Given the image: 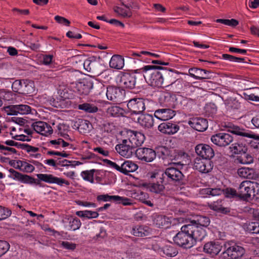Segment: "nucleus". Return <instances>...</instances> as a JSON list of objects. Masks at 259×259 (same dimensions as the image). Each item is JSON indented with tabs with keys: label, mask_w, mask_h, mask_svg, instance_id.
I'll list each match as a JSON object with an SVG mask.
<instances>
[{
	"label": "nucleus",
	"mask_w": 259,
	"mask_h": 259,
	"mask_svg": "<svg viewBox=\"0 0 259 259\" xmlns=\"http://www.w3.org/2000/svg\"><path fill=\"white\" fill-rule=\"evenodd\" d=\"M61 245L66 249L73 250L75 249L76 245L75 243H71L68 241L61 242Z\"/></svg>",
	"instance_id": "5fc2aeb1"
},
{
	"label": "nucleus",
	"mask_w": 259,
	"mask_h": 259,
	"mask_svg": "<svg viewBox=\"0 0 259 259\" xmlns=\"http://www.w3.org/2000/svg\"><path fill=\"white\" fill-rule=\"evenodd\" d=\"M121 109L117 106H112L108 108V112L112 116H116L119 112Z\"/></svg>",
	"instance_id": "6e6d98bb"
},
{
	"label": "nucleus",
	"mask_w": 259,
	"mask_h": 259,
	"mask_svg": "<svg viewBox=\"0 0 259 259\" xmlns=\"http://www.w3.org/2000/svg\"><path fill=\"white\" fill-rule=\"evenodd\" d=\"M115 149L120 155L126 158L131 157L136 151L132 144L128 145L118 144L116 146Z\"/></svg>",
	"instance_id": "b1692460"
},
{
	"label": "nucleus",
	"mask_w": 259,
	"mask_h": 259,
	"mask_svg": "<svg viewBox=\"0 0 259 259\" xmlns=\"http://www.w3.org/2000/svg\"><path fill=\"white\" fill-rule=\"evenodd\" d=\"M84 69L96 75H100L103 71L102 60L100 57L91 56L85 59L83 63Z\"/></svg>",
	"instance_id": "39448f33"
},
{
	"label": "nucleus",
	"mask_w": 259,
	"mask_h": 259,
	"mask_svg": "<svg viewBox=\"0 0 259 259\" xmlns=\"http://www.w3.org/2000/svg\"><path fill=\"white\" fill-rule=\"evenodd\" d=\"M158 130L165 134L172 135L176 133L179 130V126L169 122H163L158 127Z\"/></svg>",
	"instance_id": "5701e85b"
},
{
	"label": "nucleus",
	"mask_w": 259,
	"mask_h": 259,
	"mask_svg": "<svg viewBox=\"0 0 259 259\" xmlns=\"http://www.w3.org/2000/svg\"><path fill=\"white\" fill-rule=\"evenodd\" d=\"M211 142L215 145L224 147L229 145L233 141V137L225 133H219L211 137Z\"/></svg>",
	"instance_id": "1a4fd4ad"
},
{
	"label": "nucleus",
	"mask_w": 259,
	"mask_h": 259,
	"mask_svg": "<svg viewBox=\"0 0 259 259\" xmlns=\"http://www.w3.org/2000/svg\"><path fill=\"white\" fill-rule=\"evenodd\" d=\"M109 65L113 68L122 69L124 66V59L120 55H113L110 61Z\"/></svg>",
	"instance_id": "2f4dec72"
},
{
	"label": "nucleus",
	"mask_w": 259,
	"mask_h": 259,
	"mask_svg": "<svg viewBox=\"0 0 259 259\" xmlns=\"http://www.w3.org/2000/svg\"><path fill=\"white\" fill-rule=\"evenodd\" d=\"M246 190H247V193L248 194V195L246 196V200L250 198L251 196H252V198L255 197L256 199L258 198V197L256 196L255 194L256 189L252 186L250 183V184L248 185V188Z\"/></svg>",
	"instance_id": "3c124183"
},
{
	"label": "nucleus",
	"mask_w": 259,
	"mask_h": 259,
	"mask_svg": "<svg viewBox=\"0 0 259 259\" xmlns=\"http://www.w3.org/2000/svg\"><path fill=\"white\" fill-rule=\"evenodd\" d=\"M11 213L12 211L10 209L0 205V221L8 218Z\"/></svg>",
	"instance_id": "a18cd8bd"
},
{
	"label": "nucleus",
	"mask_w": 259,
	"mask_h": 259,
	"mask_svg": "<svg viewBox=\"0 0 259 259\" xmlns=\"http://www.w3.org/2000/svg\"><path fill=\"white\" fill-rule=\"evenodd\" d=\"M224 127L227 128V132L232 133L233 134L241 136L242 137V140L244 141L247 144L252 143V141L245 140L244 138H252L256 140H259V136H256L254 134H252L251 133L245 132V130L243 128H240L239 126L237 125H235L232 123L229 122L228 123H226L224 125ZM253 146V145H251ZM254 148L257 149H259V142L257 143L256 145L253 146Z\"/></svg>",
	"instance_id": "20e7f679"
},
{
	"label": "nucleus",
	"mask_w": 259,
	"mask_h": 259,
	"mask_svg": "<svg viewBox=\"0 0 259 259\" xmlns=\"http://www.w3.org/2000/svg\"><path fill=\"white\" fill-rule=\"evenodd\" d=\"M225 247L226 250L221 255L222 259H238L241 257L245 252L243 247L233 243L225 245Z\"/></svg>",
	"instance_id": "423d86ee"
},
{
	"label": "nucleus",
	"mask_w": 259,
	"mask_h": 259,
	"mask_svg": "<svg viewBox=\"0 0 259 259\" xmlns=\"http://www.w3.org/2000/svg\"><path fill=\"white\" fill-rule=\"evenodd\" d=\"M133 234L138 237H147L150 235V230L147 226H137L133 228Z\"/></svg>",
	"instance_id": "7c9ffc66"
},
{
	"label": "nucleus",
	"mask_w": 259,
	"mask_h": 259,
	"mask_svg": "<svg viewBox=\"0 0 259 259\" xmlns=\"http://www.w3.org/2000/svg\"><path fill=\"white\" fill-rule=\"evenodd\" d=\"M132 135L129 138V143L132 144L135 148L141 146L145 140L144 135L140 132L132 131Z\"/></svg>",
	"instance_id": "a878e982"
},
{
	"label": "nucleus",
	"mask_w": 259,
	"mask_h": 259,
	"mask_svg": "<svg viewBox=\"0 0 259 259\" xmlns=\"http://www.w3.org/2000/svg\"><path fill=\"white\" fill-rule=\"evenodd\" d=\"M85 55H79L73 56L72 57V61L73 63H75L78 65L83 64L85 59Z\"/></svg>",
	"instance_id": "603ef678"
},
{
	"label": "nucleus",
	"mask_w": 259,
	"mask_h": 259,
	"mask_svg": "<svg viewBox=\"0 0 259 259\" xmlns=\"http://www.w3.org/2000/svg\"><path fill=\"white\" fill-rule=\"evenodd\" d=\"M36 176L40 181L46 183H55L60 186H62L63 184L67 186L69 185V182L68 181L54 177L52 175L40 174H37Z\"/></svg>",
	"instance_id": "aec40b11"
},
{
	"label": "nucleus",
	"mask_w": 259,
	"mask_h": 259,
	"mask_svg": "<svg viewBox=\"0 0 259 259\" xmlns=\"http://www.w3.org/2000/svg\"><path fill=\"white\" fill-rule=\"evenodd\" d=\"M149 102L147 99L134 98L130 100L127 104V107L132 114H142L146 109V105Z\"/></svg>",
	"instance_id": "6e6552de"
},
{
	"label": "nucleus",
	"mask_w": 259,
	"mask_h": 259,
	"mask_svg": "<svg viewBox=\"0 0 259 259\" xmlns=\"http://www.w3.org/2000/svg\"><path fill=\"white\" fill-rule=\"evenodd\" d=\"M90 125L91 126V124L89 121L81 120L78 126V131L80 133H85L87 131H89Z\"/></svg>",
	"instance_id": "79ce46f5"
},
{
	"label": "nucleus",
	"mask_w": 259,
	"mask_h": 259,
	"mask_svg": "<svg viewBox=\"0 0 259 259\" xmlns=\"http://www.w3.org/2000/svg\"><path fill=\"white\" fill-rule=\"evenodd\" d=\"M81 225V222L77 218L71 219L69 221V227L71 229L75 231L78 229Z\"/></svg>",
	"instance_id": "09e8293b"
},
{
	"label": "nucleus",
	"mask_w": 259,
	"mask_h": 259,
	"mask_svg": "<svg viewBox=\"0 0 259 259\" xmlns=\"http://www.w3.org/2000/svg\"><path fill=\"white\" fill-rule=\"evenodd\" d=\"M209 224L210 219L208 217L199 215L196 220L191 221L189 225H194L197 228L203 229L201 227H207Z\"/></svg>",
	"instance_id": "c85d7f7f"
},
{
	"label": "nucleus",
	"mask_w": 259,
	"mask_h": 259,
	"mask_svg": "<svg viewBox=\"0 0 259 259\" xmlns=\"http://www.w3.org/2000/svg\"><path fill=\"white\" fill-rule=\"evenodd\" d=\"M249 184H250V182L248 181H243L240 184L238 189V197L246 200V196L248 195L246 189Z\"/></svg>",
	"instance_id": "c9c22d12"
},
{
	"label": "nucleus",
	"mask_w": 259,
	"mask_h": 259,
	"mask_svg": "<svg viewBox=\"0 0 259 259\" xmlns=\"http://www.w3.org/2000/svg\"><path fill=\"white\" fill-rule=\"evenodd\" d=\"M238 174L241 177L248 179H255L258 177V174L253 168L242 167L238 169Z\"/></svg>",
	"instance_id": "393cba45"
},
{
	"label": "nucleus",
	"mask_w": 259,
	"mask_h": 259,
	"mask_svg": "<svg viewBox=\"0 0 259 259\" xmlns=\"http://www.w3.org/2000/svg\"><path fill=\"white\" fill-rule=\"evenodd\" d=\"M17 164H20V168H21L22 171H26L27 172H32L34 169V167L27 162L21 160H17L16 161Z\"/></svg>",
	"instance_id": "ea45409f"
},
{
	"label": "nucleus",
	"mask_w": 259,
	"mask_h": 259,
	"mask_svg": "<svg viewBox=\"0 0 259 259\" xmlns=\"http://www.w3.org/2000/svg\"><path fill=\"white\" fill-rule=\"evenodd\" d=\"M124 90L119 87L110 86L107 88L106 96L108 100L115 102H120Z\"/></svg>",
	"instance_id": "2eb2a0df"
},
{
	"label": "nucleus",
	"mask_w": 259,
	"mask_h": 259,
	"mask_svg": "<svg viewBox=\"0 0 259 259\" xmlns=\"http://www.w3.org/2000/svg\"><path fill=\"white\" fill-rule=\"evenodd\" d=\"M159 183H160V180L157 183H144L143 186L149 189L152 192L163 194L165 187L163 185L159 184Z\"/></svg>",
	"instance_id": "cd10ccee"
},
{
	"label": "nucleus",
	"mask_w": 259,
	"mask_h": 259,
	"mask_svg": "<svg viewBox=\"0 0 259 259\" xmlns=\"http://www.w3.org/2000/svg\"><path fill=\"white\" fill-rule=\"evenodd\" d=\"M248 229L252 233H259V223L251 222L249 224Z\"/></svg>",
	"instance_id": "864d4df0"
},
{
	"label": "nucleus",
	"mask_w": 259,
	"mask_h": 259,
	"mask_svg": "<svg viewBox=\"0 0 259 259\" xmlns=\"http://www.w3.org/2000/svg\"><path fill=\"white\" fill-rule=\"evenodd\" d=\"M108 23L116 26H120L122 28L124 27V24L122 22L115 19L109 20Z\"/></svg>",
	"instance_id": "69168bd1"
},
{
	"label": "nucleus",
	"mask_w": 259,
	"mask_h": 259,
	"mask_svg": "<svg viewBox=\"0 0 259 259\" xmlns=\"http://www.w3.org/2000/svg\"><path fill=\"white\" fill-rule=\"evenodd\" d=\"M53 59L52 55H46L44 57L43 64L45 65H49L51 63Z\"/></svg>",
	"instance_id": "338daca9"
},
{
	"label": "nucleus",
	"mask_w": 259,
	"mask_h": 259,
	"mask_svg": "<svg viewBox=\"0 0 259 259\" xmlns=\"http://www.w3.org/2000/svg\"><path fill=\"white\" fill-rule=\"evenodd\" d=\"M138 166L132 161H125L121 164V172L128 175L129 172L136 171Z\"/></svg>",
	"instance_id": "473e14b6"
},
{
	"label": "nucleus",
	"mask_w": 259,
	"mask_h": 259,
	"mask_svg": "<svg viewBox=\"0 0 259 259\" xmlns=\"http://www.w3.org/2000/svg\"><path fill=\"white\" fill-rule=\"evenodd\" d=\"M225 193L226 194L227 196H229L231 195L232 196H236L238 197V190L236 191L234 189L232 188H227L225 190Z\"/></svg>",
	"instance_id": "052dcab7"
},
{
	"label": "nucleus",
	"mask_w": 259,
	"mask_h": 259,
	"mask_svg": "<svg viewBox=\"0 0 259 259\" xmlns=\"http://www.w3.org/2000/svg\"><path fill=\"white\" fill-rule=\"evenodd\" d=\"M158 66L147 65L142 69L145 72L143 75V82L144 80L150 85L153 87L161 88L163 85V78L162 71L160 70Z\"/></svg>",
	"instance_id": "f03ea898"
},
{
	"label": "nucleus",
	"mask_w": 259,
	"mask_h": 259,
	"mask_svg": "<svg viewBox=\"0 0 259 259\" xmlns=\"http://www.w3.org/2000/svg\"><path fill=\"white\" fill-rule=\"evenodd\" d=\"M11 121L21 126L24 125L25 122V120L24 119L17 117H12Z\"/></svg>",
	"instance_id": "680f3d73"
},
{
	"label": "nucleus",
	"mask_w": 259,
	"mask_h": 259,
	"mask_svg": "<svg viewBox=\"0 0 259 259\" xmlns=\"http://www.w3.org/2000/svg\"><path fill=\"white\" fill-rule=\"evenodd\" d=\"M138 122L143 126L150 128L154 124L153 117L149 114H142L139 117Z\"/></svg>",
	"instance_id": "c756f323"
},
{
	"label": "nucleus",
	"mask_w": 259,
	"mask_h": 259,
	"mask_svg": "<svg viewBox=\"0 0 259 259\" xmlns=\"http://www.w3.org/2000/svg\"><path fill=\"white\" fill-rule=\"evenodd\" d=\"M135 154L139 159L146 162H151L156 157L155 151L151 148H139L136 150Z\"/></svg>",
	"instance_id": "9b49d317"
},
{
	"label": "nucleus",
	"mask_w": 259,
	"mask_h": 259,
	"mask_svg": "<svg viewBox=\"0 0 259 259\" xmlns=\"http://www.w3.org/2000/svg\"><path fill=\"white\" fill-rule=\"evenodd\" d=\"M188 72L190 76L196 79H211L212 77V72L197 67L191 68Z\"/></svg>",
	"instance_id": "dca6fc26"
},
{
	"label": "nucleus",
	"mask_w": 259,
	"mask_h": 259,
	"mask_svg": "<svg viewBox=\"0 0 259 259\" xmlns=\"http://www.w3.org/2000/svg\"><path fill=\"white\" fill-rule=\"evenodd\" d=\"M110 200H113L118 203H121L123 205H130L132 204V203L130 202L131 199L119 196H110Z\"/></svg>",
	"instance_id": "58836bf2"
},
{
	"label": "nucleus",
	"mask_w": 259,
	"mask_h": 259,
	"mask_svg": "<svg viewBox=\"0 0 259 259\" xmlns=\"http://www.w3.org/2000/svg\"><path fill=\"white\" fill-rule=\"evenodd\" d=\"M4 110L9 115H16L18 114H28L31 110V108L27 105H9L4 107Z\"/></svg>",
	"instance_id": "f8f14e48"
},
{
	"label": "nucleus",
	"mask_w": 259,
	"mask_h": 259,
	"mask_svg": "<svg viewBox=\"0 0 259 259\" xmlns=\"http://www.w3.org/2000/svg\"><path fill=\"white\" fill-rule=\"evenodd\" d=\"M14 91L23 95L34 93L35 87L33 81L28 79L17 80L13 84Z\"/></svg>",
	"instance_id": "0eeeda50"
},
{
	"label": "nucleus",
	"mask_w": 259,
	"mask_h": 259,
	"mask_svg": "<svg viewBox=\"0 0 259 259\" xmlns=\"http://www.w3.org/2000/svg\"><path fill=\"white\" fill-rule=\"evenodd\" d=\"M78 108L79 109L83 110L85 112L91 113L97 112L98 110V108L97 106L94 105V104L88 103L79 104L78 106Z\"/></svg>",
	"instance_id": "e433bc0d"
},
{
	"label": "nucleus",
	"mask_w": 259,
	"mask_h": 259,
	"mask_svg": "<svg viewBox=\"0 0 259 259\" xmlns=\"http://www.w3.org/2000/svg\"><path fill=\"white\" fill-rule=\"evenodd\" d=\"M230 149L231 151L235 154L246 153L247 151L246 144L243 143V142L233 144L230 147Z\"/></svg>",
	"instance_id": "72a5a7b5"
},
{
	"label": "nucleus",
	"mask_w": 259,
	"mask_h": 259,
	"mask_svg": "<svg viewBox=\"0 0 259 259\" xmlns=\"http://www.w3.org/2000/svg\"><path fill=\"white\" fill-rule=\"evenodd\" d=\"M93 150H94V151L97 152L99 154H100L103 156H107L109 155V151L107 150H105L103 148H102L101 147H98L95 148L93 149Z\"/></svg>",
	"instance_id": "bf43d9fd"
},
{
	"label": "nucleus",
	"mask_w": 259,
	"mask_h": 259,
	"mask_svg": "<svg viewBox=\"0 0 259 259\" xmlns=\"http://www.w3.org/2000/svg\"><path fill=\"white\" fill-rule=\"evenodd\" d=\"M216 22L232 27H235L239 24L238 21L234 19H231L230 20L218 19L216 20Z\"/></svg>",
	"instance_id": "c03bdc74"
},
{
	"label": "nucleus",
	"mask_w": 259,
	"mask_h": 259,
	"mask_svg": "<svg viewBox=\"0 0 259 259\" xmlns=\"http://www.w3.org/2000/svg\"><path fill=\"white\" fill-rule=\"evenodd\" d=\"M215 210L223 214H228L230 212V208L229 207H225L223 206L217 207Z\"/></svg>",
	"instance_id": "0e129e2a"
},
{
	"label": "nucleus",
	"mask_w": 259,
	"mask_h": 259,
	"mask_svg": "<svg viewBox=\"0 0 259 259\" xmlns=\"http://www.w3.org/2000/svg\"><path fill=\"white\" fill-rule=\"evenodd\" d=\"M55 19L57 22L60 23H64L67 26H69L70 24V22L68 19L61 16H56L55 17Z\"/></svg>",
	"instance_id": "13d9d810"
},
{
	"label": "nucleus",
	"mask_w": 259,
	"mask_h": 259,
	"mask_svg": "<svg viewBox=\"0 0 259 259\" xmlns=\"http://www.w3.org/2000/svg\"><path fill=\"white\" fill-rule=\"evenodd\" d=\"M164 175L175 182L183 181L185 177L182 172L178 168L172 167H168L165 169L164 173L162 174V177H160V183L161 184L163 183L164 178H165Z\"/></svg>",
	"instance_id": "9d476101"
},
{
	"label": "nucleus",
	"mask_w": 259,
	"mask_h": 259,
	"mask_svg": "<svg viewBox=\"0 0 259 259\" xmlns=\"http://www.w3.org/2000/svg\"><path fill=\"white\" fill-rule=\"evenodd\" d=\"M243 155L237 158V160L240 163L242 164H250L253 162V159L251 155L246 153H243Z\"/></svg>",
	"instance_id": "37998d69"
},
{
	"label": "nucleus",
	"mask_w": 259,
	"mask_h": 259,
	"mask_svg": "<svg viewBox=\"0 0 259 259\" xmlns=\"http://www.w3.org/2000/svg\"><path fill=\"white\" fill-rule=\"evenodd\" d=\"M31 126L36 133L42 135L47 136V134L51 135L53 133L52 127L44 121L35 122L32 124Z\"/></svg>",
	"instance_id": "6ab92c4d"
},
{
	"label": "nucleus",
	"mask_w": 259,
	"mask_h": 259,
	"mask_svg": "<svg viewBox=\"0 0 259 259\" xmlns=\"http://www.w3.org/2000/svg\"><path fill=\"white\" fill-rule=\"evenodd\" d=\"M206 235L203 229L197 228L194 225H185L181 227L173 238L175 244L184 248H190L197 241H201Z\"/></svg>",
	"instance_id": "f257e3e1"
},
{
	"label": "nucleus",
	"mask_w": 259,
	"mask_h": 259,
	"mask_svg": "<svg viewBox=\"0 0 259 259\" xmlns=\"http://www.w3.org/2000/svg\"><path fill=\"white\" fill-rule=\"evenodd\" d=\"M9 172L13 175V179H16L22 183L31 184H35L37 185L41 186L39 179L36 180L30 176L22 174L12 168L9 169Z\"/></svg>",
	"instance_id": "f3484780"
},
{
	"label": "nucleus",
	"mask_w": 259,
	"mask_h": 259,
	"mask_svg": "<svg viewBox=\"0 0 259 259\" xmlns=\"http://www.w3.org/2000/svg\"><path fill=\"white\" fill-rule=\"evenodd\" d=\"M175 115V111L170 108H161L156 110L154 116L161 120H168Z\"/></svg>",
	"instance_id": "4be33fe9"
},
{
	"label": "nucleus",
	"mask_w": 259,
	"mask_h": 259,
	"mask_svg": "<svg viewBox=\"0 0 259 259\" xmlns=\"http://www.w3.org/2000/svg\"><path fill=\"white\" fill-rule=\"evenodd\" d=\"M75 88L79 94L88 95L91 90L93 88V83L91 80L83 79L81 81L76 83Z\"/></svg>",
	"instance_id": "a211bd4d"
},
{
	"label": "nucleus",
	"mask_w": 259,
	"mask_h": 259,
	"mask_svg": "<svg viewBox=\"0 0 259 259\" xmlns=\"http://www.w3.org/2000/svg\"><path fill=\"white\" fill-rule=\"evenodd\" d=\"M162 250L163 254L168 257H174L178 254L177 249L171 246H166L162 248Z\"/></svg>",
	"instance_id": "a19ab883"
},
{
	"label": "nucleus",
	"mask_w": 259,
	"mask_h": 259,
	"mask_svg": "<svg viewBox=\"0 0 259 259\" xmlns=\"http://www.w3.org/2000/svg\"><path fill=\"white\" fill-rule=\"evenodd\" d=\"M204 251L211 255H217L221 251V246L214 242H209L205 244L203 247Z\"/></svg>",
	"instance_id": "bb28decb"
},
{
	"label": "nucleus",
	"mask_w": 259,
	"mask_h": 259,
	"mask_svg": "<svg viewBox=\"0 0 259 259\" xmlns=\"http://www.w3.org/2000/svg\"><path fill=\"white\" fill-rule=\"evenodd\" d=\"M27 47H29L30 49L34 51H38L40 47L39 44L32 43L31 41H27L26 45Z\"/></svg>",
	"instance_id": "4d7b16f0"
},
{
	"label": "nucleus",
	"mask_w": 259,
	"mask_h": 259,
	"mask_svg": "<svg viewBox=\"0 0 259 259\" xmlns=\"http://www.w3.org/2000/svg\"><path fill=\"white\" fill-rule=\"evenodd\" d=\"M188 123L191 127L199 132H204L208 127L207 120L200 117L192 119Z\"/></svg>",
	"instance_id": "412c9836"
},
{
	"label": "nucleus",
	"mask_w": 259,
	"mask_h": 259,
	"mask_svg": "<svg viewBox=\"0 0 259 259\" xmlns=\"http://www.w3.org/2000/svg\"><path fill=\"white\" fill-rule=\"evenodd\" d=\"M160 70L162 71V77L163 78V85L168 86L171 85L177 79V73L173 69H167L163 67H159Z\"/></svg>",
	"instance_id": "4468645a"
},
{
	"label": "nucleus",
	"mask_w": 259,
	"mask_h": 259,
	"mask_svg": "<svg viewBox=\"0 0 259 259\" xmlns=\"http://www.w3.org/2000/svg\"><path fill=\"white\" fill-rule=\"evenodd\" d=\"M114 12L118 15L123 18H131L132 16V12L130 10H126L118 6L113 7Z\"/></svg>",
	"instance_id": "4c0bfd02"
},
{
	"label": "nucleus",
	"mask_w": 259,
	"mask_h": 259,
	"mask_svg": "<svg viewBox=\"0 0 259 259\" xmlns=\"http://www.w3.org/2000/svg\"><path fill=\"white\" fill-rule=\"evenodd\" d=\"M95 171L94 169L90 171H83L81 172V176L84 180L90 181L93 183L94 182L93 175Z\"/></svg>",
	"instance_id": "de8ad7c7"
},
{
	"label": "nucleus",
	"mask_w": 259,
	"mask_h": 259,
	"mask_svg": "<svg viewBox=\"0 0 259 259\" xmlns=\"http://www.w3.org/2000/svg\"><path fill=\"white\" fill-rule=\"evenodd\" d=\"M194 167L195 169L202 173H207L211 169L210 165L207 166V163L200 159H196L195 161Z\"/></svg>",
	"instance_id": "f704fd0d"
},
{
	"label": "nucleus",
	"mask_w": 259,
	"mask_h": 259,
	"mask_svg": "<svg viewBox=\"0 0 259 259\" xmlns=\"http://www.w3.org/2000/svg\"><path fill=\"white\" fill-rule=\"evenodd\" d=\"M85 218L88 219L97 218L99 213L97 211H92L90 210H86Z\"/></svg>",
	"instance_id": "e2e57ef3"
},
{
	"label": "nucleus",
	"mask_w": 259,
	"mask_h": 259,
	"mask_svg": "<svg viewBox=\"0 0 259 259\" xmlns=\"http://www.w3.org/2000/svg\"><path fill=\"white\" fill-rule=\"evenodd\" d=\"M204 191L205 194L212 196L220 195L224 192V190L220 188H207Z\"/></svg>",
	"instance_id": "49530a36"
},
{
	"label": "nucleus",
	"mask_w": 259,
	"mask_h": 259,
	"mask_svg": "<svg viewBox=\"0 0 259 259\" xmlns=\"http://www.w3.org/2000/svg\"><path fill=\"white\" fill-rule=\"evenodd\" d=\"M120 82L126 89H139L143 83V75L142 74L124 73L121 77Z\"/></svg>",
	"instance_id": "7ed1b4c3"
},
{
	"label": "nucleus",
	"mask_w": 259,
	"mask_h": 259,
	"mask_svg": "<svg viewBox=\"0 0 259 259\" xmlns=\"http://www.w3.org/2000/svg\"><path fill=\"white\" fill-rule=\"evenodd\" d=\"M249 7L252 8H256L259 6V0H249Z\"/></svg>",
	"instance_id": "774afa93"
},
{
	"label": "nucleus",
	"mask_w": 259,
	"mask_h": 259,
	"mask_svg": "<svg viewBox=\"0 0 259 259\" xmlns=\"http://www.w3.org/2000/svg\"><path fill=\"white\" fill-rule=\"evenodd\" d=\"M195 150L197 155L206 160L211 159L214 155L213 149L207 144H198L195 147Z\"/></svg>",
	"instance_id": "ddd939ff"
},
{
	"label": "nucleus",
	"mask_w": 259,
	"mask_h": 259,
	"mask_svg": "<svg viewBox=\"0 0 259 259\" xmlns=\"http://www.w3.org/2000/svg\"><path fill=\"white\" fill-rule=\"evenodd\" d=\"M10 248V244L6 241L0 240V257L5 254Z\"/></svg>",
	"instance_id": "8fccbe9b"
}]
</instances>
